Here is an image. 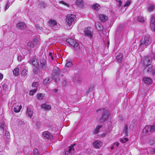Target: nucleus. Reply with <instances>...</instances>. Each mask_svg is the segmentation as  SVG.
<instances>
[{
    "instance_id": "4c0bfd02",
    "label": "nucleus",
    "mask_w": 155,
    "mask_h": 155,
    "mask_svg": "<svg viewBox=\"0 0 155 155\" xmlns=\"http://www.w3.org/2000/svg\"><path fill=\"white\" fill-rule=\"evenodd\" d=\"M37 90V88H35L34 90L30 91L29 94L31 95H33L36 92Z\"/></svg>"
},
{
    "instance_id": "393cba45",
    "label": "nucleus",
    "mask_w": 155,
    "mask_h": 155,
    "mask_svg": "<svg viewBox=\"0 0 155 155\" xmlns=\"http://www.w3.org/2000/svg\"><path fill=\"white\" fill-rule=\"evenodd\" d=\"M41 107L45 110H49L51 108V106L50 105H47L46 104H43L41 105Z\"/></svg>"
},
{
    "instance_id": "1a4fd4ad",
    "label": "nucleus",
    "mask_w": 155,
    "mask_h": 155,
    "mask_svg": "<svg viewBox=\"0 0 155 155\" xmlns=\"http://www.w3.org/2000/svg\"><path fill=\"white\" fill-rule=\"evenodd\" d=\"M42 137L45 140H52L53 139V136L49 132L45 131L43 133Z\"/></svg>"
},
{
    "instance_id": "c756f323",
    "label": "nucleus",
    "mask_w": 155,
    "mask_h": 155,
    "mask_svg": "<svg viewBox=\"0 0 155 155\" xmlns=\"http://www.w3.org/2000/svg\"><path fill=\"white\" fill-rule=\"evenodd\" d=\"M101 127L102 126L101 125H97L94 130V134H96L98 133L99 132V131L100 129L101 128Z\"/></svg>"
},
{
    "instance_id": "9d476101",
    "label": "nucleus",
    "mask_w": 155,
    "mask_h": 155,
    "mask_svg": "<svg viewBox=\"0 0 155 155\" xmlns=\"http://www.w3.org/2000/svg\"><path fill=\"white\" fill-rule=\"evenodd\" d=\"M49 23L50 26L54 30H56L58 28V25L56 21L51 20L49 21Z\"/></svg>"
},
{
    "instance_id": "f704fd0d",
    "label": "nucleus",
    "mask_w": 155,
    "mask_h": 155,
    "mask_svg": "<svg viewBox=\"0 0 155 155\" xmlns=\"http://www.w3.org/2000/svg\"><path fill=\"white\" fill-rule=\"evenodd\" d=\"M27 70L25 68L22 70L21 72V75L23 77H25L27 74Z\"/></svg>"
},
{
    "instance_id": "412c9836",
    "label": "nucleus",
    "mask_w": 155,
    "mask_h": 155,
    "mask_svg": "<svg viewBox=\"0 0 155 155\" xmlns=\"http://www.w3.org/2000/svg\"><path fill=\"white\" fill-rule=\"evenodd\" d=\"M109 114L107 112L104 113L103 115L102 118L100 120V122H103L105 121L108 117Z\"/></svg>"
},
{
    "instance_id": "37998d69",
    "label": "nucleus",
    "mask_w": 155,
    "mask_h": 155,
    "mask_svg": "<svg viewBox=\"0 0 155 155\" xmlns=\"http://www.w3.org/2000/svg\"><path fill=\"white\" fill-rule=\"evenodd\" d=\"M23 59V57L21 55H19L18 57V60L19 61H21Z\"/></svg>"
},
{
    "instance_id": "a211bd4d",
    "label": "nucleus",
    "mask_w": 155,
    "mask_h": 155,
    "mask_svg": "<svg viewBox=\"0 0 155 155\" xmlns=\"http://www.w3.org/2000/svg\"><path fill=\"white\" fill-rule=\"evenodd\" d=\"M33 111L28 107H27L26 111V114L30 117L31 118L33 116Z\"/></svg>"
},
{
    "instance_id": "dca6fc26",
    "label": "nucleus",
    "mask_w": 155,
    "mask_h": 155,
    "mask_svg": "<svg viewBox=\"0 0 155 155\" xmlns=\"http://www.w3.org/2000/svg\"><path fill=\"white\" fill-rule=\"evenodd\" d=\"M75 4L80 8L83 7L84 6V2L83 0H76Z\"/></svg>"
},
{
    "instance_id": "4be33fe9",
    "label": "nucleus",
    "mask_w": 155,
    "mask_h": 155,
    "mask_svg": "<svg viewBox=\"0 0 155 155\" xmlns=\"http://www.w3.org/2000/svg\"><path fill=\"white\" fill-rule=\"evenodd\" d=\"M143 81L146 84H149L152 83V80L149 78L144 77L143 79Z\"/></svg>"
},
{
    "instance_id": "2f4dec72",
    "label": "nucleus",
    "mask_w": 155,
    "mask_h": 155,
    "mask_svg": "<svg viewBox=\"0 0 155 155\" xmlns=\"http://www.w3.org/2000/svg\"><path fill=\"white\" fill-rule=\"evenodd\" d=\"M127 130H128V127L127 125L126 124L125 125L124 127V130H123V133L124 134L127 136L128 135V132H127Z\"/></svg>"
},
{
    "instance_id": "a18cd8bd",
    "label": "nucleus",
    "mask_w": 155,
    "mask_h": 155,
    "mask_svg": "<svg viewBox=\"0 0 155 155\" xmlns=\"http://www.w3.org/2000/svg\"><path fill=\"white\" fill-rule=\"evenodd\" d=\"M38 83L37 82H34L32 83V86L33 87H37L38 86Z\"/></svg>"
},
{
    "instance_id": "0eeeda50",
    "label": "nucleus",
    "mask_w": 155,
    "mask_h": 155,
    "mask_svg": "<svg viewBox=\"0 0 155 155\" xmlns=\"http://www.w3.org/2000/svg\"><path fill=\"white\" fill-rule=\"evenodd\" d=\"M143 73L145 74L150 73V74L154 75L155 74V70L153 69L151 66H147L144 69Z\"/></svg>"
},
{
    "instance_id": "c9c22d12",
    "label": "nucleus",
    "mask_w": 155,
    "mask_h": 155,
    "mask_svg": "<svg viewBox=\"0 0 155 155\" xmlns=\"http://www.w3.org/2000/svg\"><path fill=\"white\" fill-rule=\"evenodd\" d=\"M72 66V64L71 62L69 61L67 62L64 67V68L66 69V68H71Z\"/></svg>"
},
{
    "instance_id": "864d4df0",
    "label": "nucleus",
    "mask_w": 155,
    "mask_h": 155,
    "mask_svg": "<svg viewBox=\"0 0 155 155\" xmlns=\"http://www.w3.org/2000/svg\"><path fill=\"white\" fill-rule=\"evenodd\" d=\"M107 47L108 48L109 47V42L107 41Z\"/></svg>"
},
{
    "instance_id": "aec40b11",
    "label": "nucleus",
    "mask_w": 155,
    "mask_h": 155,
    "mask_svg": "<svg viewBox=\"0 0 155 155\" xmlns=\"http://www.w3.org/2000/svg\"><path fill=\"white\" fill-rule=\"evenodd\" d=\"M40 64L41 68L44 69H45L46 67V62L44 58L40 60Z\"/></svg>"
},
{
    "instance_id": "f3484780",
    "label": "nucleus",
    "mask_w": 155,
    "mask_h": 155,
    "mask_svg": "<svg viewBox=\"0 0 155 155\" xmlns=\"http://www.w3.org/2000/svg\"><path fill=\"white\" fill-rule=\"evenodd\" d=\"M99 16L100 20L102 22H105L108 19V17L104 14H100Z\"/></svg>"
},
{
    "instance_id": "f8f14e48",
    "label": "nucleus",
    "mask_w": 155,
    "mask_h": 155,
    "mask_svg": "<svg viewBox=\"0 0 155 155\" xmlns=\"http://www.w3.org/2000/svg\"><path fill=\"white\" fill-rule=\"evenodd\" d=\"M103 143L100 141L97 140L93 143V146L96 149H99L102 145Z\"/></svg>"
},
{
    "instance_id": "a19ab883",
    "label": "nucleus",
    "mask_w": 155,
    "mask_h": 155,
    "mask_svg": "<svg viewBox=\"0 0 155 155\" xmlns=\"http://www.w3.org/2000/svg\"><path fill=\"white\" fill-rule=\"evenodd\" d=\"M128 139L127 138H124L123 139H121L120 140V141L122 142L123 143H125L127 141H128Z\"/></svg>"
},
{
    "instance_id": "58836bf2",
    "label": "nucleus",
    "mask_w": 155,
    "mask_h": 155,
    "mask_svg": "<svg viewBox=\"0 0 155 155\" xmlns=\"http://www.w3.org/2000/svg\"><path fill=\"white\" fill-rule=\"evenodd\" d=\"M44 97V95L41 94H39L37 95V97L38 99L41 100L43 99Z\"/></svg>"
},
{
    "instance_id": "f03ea898",
    "label": "nucleus",
    "mask_w": 155,
    "mask_h": 155,
    "mask_svg": "<svg viewBox=\"0 0 155 155\" xmlns=\"http://www.w3.org/2000/svg\"><path fill=\"white\" fill-rule=\"evenodd\" d=\"M151 41L150 35H146L144 38L142 39L140 41V48H146L147 45L151 43Z\"/></svg>"
},
{
    "instance_id": "7c9ffc66",
    "label": "nucleus",
    "mask_w": 155,
    "mask_h": 155,
    "mask_svg": "<svg viewBox=\"0 0 155 155\" xmlns=\"http://www.w3.org/2000/svg\"><path fill=\"white\" fill-rule=\"evenodd\" d=\"M95 26L96 28L99 30H101L102 29V27L101 26V24L98 22H97L95 23Z\"/></svg>"
},
{
    "instance_id": "c85d7f7f",
    "label": "nucleus",
    "mask_w": 155,
    "mask_h": 155,
    "mask_svg": "<svg viewBox=\"0 0 155 155\" xmlns=\"http://www.w3.org/2000/svg\"><path fill=\"white\" fill-rule=\"evenodd\" d=\"M91 7L92 8L96 10H98L101 8L100 5L98 4L93 5H92Z\"/></svg>"
},
{
    "instance_id": "6ab92c4d",
    "label": "nucleus",
    "mask_w": 155,
    "mask_h": 155,
    "mask_svg": "<svg viewBox=\"0 0 155 155\" xmlns=\"http://www.w3.org/2000/svg\"><path fill=\"white\" fill-rule=\"evenodd\" d=\"M16 26L18 29L22 30L26 28V25L24 22H19L17 24Z\"/></svg>"
},
{
    "instance_id": "2eb2a0df",
    "label": "nucleus",
    "mask_w": 155,
    "mask_h": 155,
    "mask_svg": "<svg viewBox=\"0 0 155 155\" xmlns=\"http://www.w3.org/2000/svg\"><path fill=\"white\" fill-rule=\"evenodd\" d=\"M21 105L18 103H16L15 104L14 108V111L16 113H18L20 111L21 109Z\"/></svg>"
},
{
    "instance_id": "13d9d810",
    "label": "nucleus",
    "mask_w": 155,
    "mask_h": 155,
    "mask_svg": "<svg viewBox=\"0 0 155 155\" xmlns=\"http://www.w3.org/2000/svg\"><path fill=\"white\" fill-rule=\"evenodd\" d=\"M55 68H57V69H58V68L57 67H56Z\"/></svg>"
},
{
    "instance_id": "ddd939ff",
    "label": "nucleus",
    "mask_w": 155,
    "mask_h": 155,
    "mask_svg": "<svg viewBox=\"0 0 155 155\" xmlns=\"http://www.w3.org/2000/svg\"><path fill=\"white\" fill-rule=\"evenodd\" d=\"M74 145H71L69 147L68 150L65 152V155H73L74 153Z\"/></svg>"
},
{
    "instance_id": "39448f33",
    "label": "nucleus",
    "mask_w": 155,
    "mask_h": 155,
    "mask_svg": "<svg viewBox=\"0 0 155 155\" xmlns=\"http://www.w3.org/2000/svg\"><path fill=\"white\" fill-rule=\"evenodd\" d=\"M39 45L38 41L36 39H32L29 41L28 43V46L31 48H37L38 47Z\"/></svg>"
},
{
    "instance_id": "cd10ccee",
    "label": "nucleus",
    "mask_w": 155,
    "mask_h": 155,
    "mask_svg": "<svg viewBox=\"0 0 155 155\" xmlns=\"http://www.w3.org/2000/svg\"><path fill=\"white\" fill-rule=\"evenodd\" d=\"M123 57L122 54L120 53L116 57L119 63H121L122 59Z\"/></svg>"
},
{
    "instance_id": "4d7b16f0",
    "label": "nucleus",
    "mask_w": 155,
    "mask_h": 155,
    "mask_svg": "<svg viewBox=\"0 0 155 155\" xmlns=\"http://www.w3.org/2000/svg\"><path fill=\"white\" fill-rule=\"evenodd\" d=\"M6 84H4V85H3V89L4 88V87H5V86H6Z\"/></svg>"
},
{
    "instance_id": "49530a36",
    "label": "nucleus",
    "mask_w": 155,
    "mask_h": 155,
    "mask_svg": "<svg viewBox=\"0 0 155 155\" xmlns=\"http://www.w3.org/2000/svg\"><path fill=\"white\" fill-rule=\"evenodd\" d=\"M34 155H37V154L38 153V150L37 149H34Z\"/></svg>"
},
{
    "instance_id": "09e8293b",
    "label": "nucleus",
    "mask_w": 155,
    "mask_h": 155,
    "mask_svg": "<svg viewBox=\"0 0 155 155\" xmlns=\"http://www.w3.org/2000/svg\"><path fill=\"white\" fill-rule=\"evenodd\" d=\"M10 6V5L9 3V2H8L7 4V5L5 6V10H6L7 9H8L9 6Z\"/></svg>"
},
{
    "instance_id": "ea45409f",
    "label": "nucleus",
    "mask_w": 155,
    "mask_h": 155,
    "mask_svg": "<svg viewBox=\"0 0 155 155\" xmlns=\"http://www.w3.org/2000/svg\"><path fill=\"white\" fill-rule=\"evenodd\" d=\"M53 54V52L52 51H51L49 52L48 55L49 56V57H50L51 58L52 60H53L54 59Z\"/></svg>"
},
{
    "instance_id": "5fc2aeb1",
    "label": "nucleus",
    "mask_w": 155,
    "mask_h": 155,
    "mask_svg": "<svg viewBox=\"0 0 155 155\" xmlns=\"http://www.w3.org/2000/svg\"><path fill=\"white\" fill-rule=\"evenodd\" d=\"M153 153H155V147L153 149Z\"/></svg>"
},
{
    "instance_id": "f257e3e1",
    "label": "nucleus",
    "mask_w": 155,
    "mask_h": 155,
    "mask_svg": "<svg viewBox=\"0 0 155 155\" xmlns=\"http://www.w3.org/2000/svg\"><path fill=\"white\" fill-rule=\"evenodd\" d=\"M76 18L75 15L73 14L68 15L65 19L64 28L66 29L71 28L73 27L72 24L76 20Z\"/></svg>"
},
{
    "instance_id": "8fccbe9b",
    "label": "nucleus",
    "mask_w": 155,
    "mask_h": 155,
    "mask_svg": "<svg viewBox=\"0 0 155 155\" xmlns=\"http://www.w3.org/2000/svg\"><path fill=\"white\" fill-rule=\"evenodd\" d=\"M41 5L42 6V7H45L46 5L44 4L43 2L42 3H41Z\"/></svg>"
},
{
    "instance_id": "9b49d317",
    "label": "nucleus",
    "mask_w": 155,
    "mask_h": 155,
    "mask_svg": "<svg viewBox=\"0 0 155 155\" xmlns=\"http://www.w3.org/2000/svg\"><path fill=\"white\" fill-rule=\"evenodd\" d=\"M150 28L153 31H155V18L154 16H152L150 23Z\"/></svg>"
},
{
    "instance_id": "6e6552de",
    "label": "nucleus",
    "mask_w": 155,
    "mask_h": 155,
    "mask_svg": "<svg viewBox=\"0 0 155 155\" xmlns=\"http://www.w3.org/2000/svg\"><path fill=\"white\" fill-rule=\"evenodd\" d=\"M152 58L151 57L148 56L143 58L142 62L143 64L146 66H149L151 63Z\"/></svg>"
},
{
    "instance_id": "7ed1b4c3",
    "label": "nucleus",
    "mask_w": 155,
    "mask_h": 155,
    "mask_svg": "<svg viewBox=\"0 0 155 155\" xmlns=\"http://www.w3.org/2000/svg\"><path fill=\"white\" fill-rule=\"evenodd\" d=\"M143 132L147 134L155 131V125H148L146 126L143 130Z\"/></svg>"
},
{
    "instance_id": "de8ad7c7",
    "label": "nucleus",
    "mask_w": 155,
    "mask_h": 155,
    "mask_svg": "<svg viewBox=\"0 0 155 155\" xmlns=\"http://www.w3.org/2000/svg\"><path fill=\"white\" fill-rule=\"evenodd\" d=\"M35 27L37 29H39L41 30L42 29V28L40 27L39 25H36Z\"/></svg>"
},
{
    "instance_id": "20e7f679",
    "label": "nucleus",
    "mask_w": 155,
    "mask_h": 155,
    "mask_svg": "<svg viewBox=\"0 0 155 155\" xmlns=\"http://www.w3.org/2000/svg\"><path fill=\"white\" fill-rule=\"evenodd\" d=\"M91 27H87L85 28L84 30V36L87 37L90 39H91L93 38V32L91 31Z\"/></svg>"
},
{
    "instance_id": "bb28decb",
    "label": "nucleus",
    "mask_w": 155,
    "mask_h": 155,
    "mask_svg": "<svg viewBox=\"0 0 155 155\" xmlns=\"http://www.w3.org/2000/svg\"><path fill=\"white\" fill-rule=\"evenodd\" d=\"M118 2L117 3L118 9L120 10H121L122 9L123 6L122 5V2L120 0H116Z\"/></svg>"
},
{
    "instance_id": "a878e982",
    "label": "nucleus",
    "mask_w": 155,
    "mask_h": 155,
    "mask_svg": "<svg viewBox=\"0 0 155 155\" xmlns=\"http://www.w3.org/2000/svg\"><path fill=\"white\" fill-rule=\"evenodd\" d=\"M32 64L36 68H38L39 66L38 63V62L37 59L34 58L32 61Z\"/></svg>"
},
{
    "instance_id": "5701e85b",
    "label": "nucleus",
    "mask_w": 155,
    "mask_h": 155,
    "mask_svg": "<svg viewBox=\"0 0 155 155\" xmlns=\"http://www.w3.org/2000/svg\"><path fill=\"white\" fill-rule=\"evenodd\" d=\"M155 8V5L152 4H149L147 7V10L149 12H152Z\"/></svg>"
},
{
    "instance_id": "3c124183",
    "label": "nucleus",
    "mask_w": 155,
    "mask_h": 155,
    "mask_svg": "<svg viewBox=\"0 0 155 155\" xmlns=\"http://www.w3.org/2000/svg\"><path fill=\"white\" fill-rule=\"evenodd\" d=\"M3 78V75L0 73V79H2Z\"/></svg>"
},
{
    "instance_id": "c03bdc74",
    "label": "nucleus",
    "mask_w": 155,
    "mask_h": 155,
    "mask_svg": "<svg viewBox=\"0 0 155 155\" xmlns=\"http://www.w3.org/2000/svg\"><path fill=\"white\" fill-rule=\"evenodd\" d=\"M60 2L61 3H62V4H63L64 5H66V6H67L68 7H69V4H68L67 3L65 2H63V1H60Z\"/></svg>"
},
{
    "instance_id": "bf43d9fd",
    "label": "nucleus",
    "mask_w": 155,
    "mask_h": 155,
    "mask_svg": "<svg viewBox=\"0 0 155 155\" xmlns=\"http://www.w3.org/2000/svg\"><path fill=\"white\" fill-rule=\"evenodd\" d=\"M116 39H117V37H116Z\"/></svg>"
},
{
    "instance_id": "4468645a",
    "label": "nucleus",
    "mask_w": 155,
    "mask_h": 155,
    "mask_svg": "<svg viewBox=\"0 0 155 155\" xmlns=\"http://www.w3.org/2000/svg\"><path fill=\"white\" fill-rule=\"evenodd\" d=\"M24 65L23 64L18 65L15 68L13 71V74L15 76H18L19 74V69L22 67L24 68Z\"/></svg>"
},
{
    "instance_id": "72a5a7b5",
    "label": "nucleus",
    "mask_w": 155,
    "mask_h": 155,
    "mask_svg": "<svg viewBox=\"0 0 155 155\" xmlns=\"http://www.w3.org/2000/svg\"><path fill=\"white\" fill-rule=\"evenodd\" d=\"M138 20L140 22H143L145 21V19L142 16L140 15L137 18Z\"/></svg>"
},
{
    "instance_id": "79ce46f5",
    "label": "nucleus",
    "mask_w": 155,
    "mask_h": 155,
    "mask_svg": "<svg viewBox=\"0 0 155 155\" xmlns=\"http://www.w3.org/2000/svg\"><path fill=\"white\" fill-rule=\"evenodd\" d=\"M5 135L8 138H9L10 137V134L9 132L7 131H6L5 132Z\"/></svg>"
},
{
    "instance_id": "b1692460",
    "label": "nucleus",
    "mask_w": 155,
    "mask_h": 155,
    "mask_svg": "<svg viewBox=\"0 0 155 155\" xmlns=\"http://www.w3.org/2000/svg\"><path fill=\"white\" fill-rule=\"evenodd\" d=\"M131 4V2L130 1H129L127 2L124 5V7L123 8V6L122 7V9L120 10L121 12H124L126 9L127 8V7L129 6V5Z\"/></svg>"
},
{
    "instance_id": "423d86ee",
    "label": "nucleus",
    "mask_w": 155,
    "mask_h": 155,
    "mask_svg": "<svg viewBox=\"0 0 155 155\" xmlns=\"http://www.w3.org/2000/svg\"><path fill=\"white\" fill-rule=\"evenodd\" d=\"M67 42L73 46L75 49L77 50L79 49L80 46L78 44L74 39L71 38L68 39H67Z\"/></svg>"
},
{
    "instance_id": "6e6d98bb",
    "label": "nucleus",
    "mask_w": 155,
    "mask_h": 155,
    "mask_svg": "<svg viewBox=\"0 0 155 155\" xmlns=\"http://www.w3.org/2000/svg\"><path fill=\"white\" fill-rule=\"evenodd\" d=\"M1 127H2V128H3L4 127V125L2 124L1 126Z\"/></svg>"
},
{
    "instance_id": "603ef678",
    "label": "nucleus",
    "mask_w": 155,
    "mask_h": 155,
    "mask_svg": "<svg viewBox=\"0 0 155 155\" xmlns=\"http://www.w3.org/2000/svg\"><path fill=\"white\" fill-rule=\"evenodd\" d=\"M52 91L54 93H56L58 91V90L56 89H54Z\"/></svg>"
},
{
    "instance_id": "e433bc0d",
    "label": "nucleus",
    "mask_w": 155,
    "mask_h": 155,
    "mask_svg": "<svg viewBox=\"0 0 155 155\" xmlns=\"http://www.w3.org/2000/svg\"><path fill=\"white\" fill-rule=\"evenodd\" d=\"M51 79L49 77H47L44 80V83L45 84H47L49 82L51 81Z\"/></svg>"
},
{
    "instance_id": "473e14b6",
    "label": "nucleus",
    "mask_w": 155,
    "mask_h": 155,
    "mask_svg": "<svg viewBox=\"0 0 155 155\" xmlns=\"http://www.w3.org/2000/svg\"><path fill=\"white\" fill-rule=\"evenodd\" d=\"M119 143L118 142H116L113 144L111 146V149L113 150L115 147H117L119 146Z\"/></svg>"
}]
</instances>
